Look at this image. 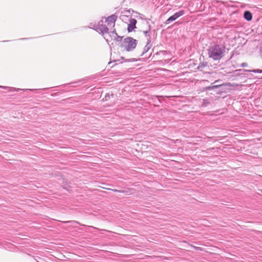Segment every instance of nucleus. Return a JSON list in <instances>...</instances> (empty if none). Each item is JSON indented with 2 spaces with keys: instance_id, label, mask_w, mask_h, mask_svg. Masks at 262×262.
Segmentation results:
<instances>
[{
  "instance_id": "11",
  "label": "nucleus",
  "mask_w": 262,
  "mask_h": 262,
  "mask_svg": "<svg viewBox=\"0 0 262 262\" xmlns=\"http://www.w3.org/2000/svg\"><path fill=\"white\" fill-rule=\"evenodd\" d=\"M260 73H262V71H260Z\"/></svg>"
},
{
  "instance_id": "1",
  "label": "nucleus",
  "mask_w": 262,
  "mask_h": 262,
  "mask_svg": "<svg viewBox=\"0 0 262 262\" xmlns=\"http://www.w3.org/2000/svg\"><path fill=\"white\" fill-rule=\"evenodd\" d=\"M209 56L214 60H220L223 56V51L219 46L212 48L209 51Z\"/></svg>"
},
{
  "instance_id": "7",
  "label": "nucleus",
  "mask_w": 262,
  "mask_h": 262,
  "mask_svg": "<svg viewBox=\"0 0 262 262\" xmlns=\"http://www.w3.org/2000/svg\"><path fill=\"white\" fill-rule=\"evenodd\" d=\"M102 188H104V187H101ZM106 189L107 190H112L114 192H119V193H128V191H124V190H117V189H111V188H106Z\"/></svg>"
},
{
  "instance_id": "6",
  "label": "nucleus",
  "mask_w": 262,
  "mask_h": 262,
  "mask_svg": "<svg viewBox=\"0 0 262 262\" xmlns=\"http://www.w3.org/2000/svg\"><path fill=\"white\" fill-rule=\"evenodd\" d=\"M137 23V20L134 18H132L129 20V24L128 25L127 30L128 32L132 31L134 28H136V24Z\"/></svg>"
},
{
  "instance_id": "3",
  "label": "nucleus",
  "mask_w": 262,
  "mask_h": 262,
  "mask_svg": "<svg viewBox=\"0 0 262 262\" xmlns=\"http://www.w3.org/2000/svg\"><path fill=\"white\" fill-rule=\"evenodd\" d=\"M117 18V15L113 14L108 16L107 18H105L104 21L105 22L106 24H107V26L114 27Z\"/></svg>"
},
{
  "instance_id": "10",
  "label": "nucleus",
  "mask_w": 262,
  "mask_h": 262,
  "mask_svg": "<svg viewBox=\"0 0 262 262\" xmlns=\"http://www.w3.org/2000/svg\"><path fill=\"white\" fill-rule=\"evenodd\" d=\"M243 16H244V17L245 18H246V11L244 12V14H243Z\"/></svg>"
},
{
  "instance_id": "9",
  "label": "nucleus",
  "mask_w": 262,
  "mask_h": 262,
  "mask_svg": "<svg viewBox=\"0 0 262 262\" xmlns=\"http://www.w3.org/2000/svg\"><path fill=\"white\" fill-rule=\"evenodd\" d=\"M192 247L195 250H201V251L203 250L202 248H201V247H196V246H192Z\"/></svg>"
},
{
  "instance_id": "5",
  "label": "nucleus",
  "mask_w": 262,
  "mask_h": 262,
  "mask_svg": "<svg viewBox=\"0 0 262 262\" xmlns=\"http://www.w3.org/2000/svg\"><path fill=\"white\" fill-rule=\"evenodd\" d=\"M184 14V11L182 10L177 13H176L173 15L171 16L167 20V21H172L175 20L176 19Z\"/></svg>"
},
{
  "instance_id": "2",
  "label": "nucleus",
  "mask_w": 262,
  "mask_h": 262,
  "mask_svg": "<svg viewBox=\"0 0 262 262\" xmlns=\"http://www.w3.org/2000/svg\"><path fill=\"white\" fill-rule=\"evenodd\" d=\"M136 40L133 38L127 37L124 40L123 47L127 51L133 50L136 48Z\"/></svg>"
},
{
  "instance_id": "8",
  "label": "nucleus",
  "mask_w": 262,
  "mask_h": 262,
  "mask_svg": "<svg viewBox=\"0 0 262 262\" xmlns=\"http://www.w3.org/2000/svg\"><path fill=\"white\" fill-rule=\"evenodd\" d=\"M252 18V15L250 12L247 11V20L250 21Z\"/></svg>"
},
{
  "instance_id": "4",
  "label": "nucleus",
  "mask_w": 262,
  "mask_h": 262,
  "mask_svg": "<svg viewBox=\"0 0 262 262\" xmlns=\"http://www.w3.org/2000/svg\"><path fill=\"white\" fill-rule=\"evenodd\" d=\"M105 24V22L102 19L99 22L97 26V30L100 31L102 34L107 33L108 31V27Z\"/></svg>"
}]
</instances>
